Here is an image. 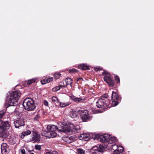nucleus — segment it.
Masks as SVG:
<instances>
[{"label": "nucleus", "mask_w": 154, "mask_h": 154, "mask_svg": "<svg viewBox=\"0 0 154 154\" xmlns=\"http://www.w3.org/2000/svg\"><path fill=\"white\" fill-rule=\"evenodd\" d=\"M95 71H98L101 70V69H100L98 68H95Z\"/></svg>", "instance_id": "nucleus-42"}, {"label": "nucleus", "mask_w": 154, "mask_h": 154, "mask_svg": "<svg viewBox=\"0 0 154 154\" xmlns=\"http://www.w3.org/2000/svg\"><path fill=\"white\" fill-rule=\"evenodd\" d=\"M45 136L48 137H54L57 136V134L55 131L47 132Z\"/></svg>", "instance_id": "nucleus-16"}, {"label": "nucleus", "mask_w": 154, "mask_h": 154, "mask_svg": "<svg viewBox=\"0 0 154 154\" xmlns=\"http://www.w3.org/2000/svg\"><path fill=\"white\" fill-rule=\"evenodd\" d=\"M80 130V128L79 125H75L73 124H71L69 127H64L62 128L61 129H59V130L63 131V132L69 134L70 132L75 134L79 132Z\"/></svg>", "instance_id": "nucleus-4"}, {"label": "nucleus", "mask_w": 154, "mask_h": 154, "mask_svg": "<svg viewBox=\"0 0 154 154\" xmlns=\"http://www.w3.org/2000/svg\"><path fill=\"white\" fill-rule=\"evenodd\" d=\"M21 94L18 91H15L11 93L9 92L6 97V103L9 106H14L15 103L17 102Z\"/></svg>", "instance_id": "nucleus-1"}, {"label": "nucleus", "mask_w": 154, "mask_h": 154, "mask_svg": "<svg viewBox=\"0 0 154 154\" xmlns=\"http://www.w3.org/2000/svg\"><path fill=\"white\" fill-rule=\"evenodd\" d=\"M53 79L51 77L49 78H45L44 79L41 80V82L42 84H45L46 83H48L53 80Z\"/></svg>", "instance_id": "nucleus-17"}, {"label": "nucleus", "mask_w": 154, "mask_h": 154, "mask_svg": "<svg viewBox=\"0 0 154 154\" xmlns=\"http://www.w3.org/2000/svg\"><path fill=\"white\" fill-rule=\"evenodd\" d=\"M78 68L84 70L89 69V67L88 66L83 64L79 65L78 66Z\"/></svg>", "instance_id": "nucleus-21"}, {"label": "nucleus", "mask_w": 154, "mask_h": 154, "mask_svg": "<svg viewBox=\"0 0 154 154\" xmlns=\"http://www.w3.org/2000/svg\"><path fill=\"white\" fill-rule=\"evenodd\" d=\"M80 139H82L85 141L88 140L90 138V135L88 134H81L79 137Z\"/></svg>", "instance_id": "nucleus-15"}, {"label": "nucleus", "mask_w": 154, "mask_h": 154, "mask_svg": "<svg viewBox=\"0 0 154 154\" xmlns=\"http://www.w3.org/2000/svg\"><path fill=\"white\" fill-rule=\"evenodd\" d=\"M104 81L110 87H112L114 84V81L108 76H105L103 78Z\"/></svg>", "instance_id": "nucleus-13"}, {"label": "nucleus", "mask_w": 154, "mask_h": 154, "mask_svg": "<svg viewBox=\"0 0 154 154\" xmlns=\"http://www.w3.org/2000/svg\"><path fill=\"white\" fill-rule=\"evenodd\" d=\"M77 113L76 111L74 110H72L70 111V116L72 118H75L77 116Z\"/></svg>", "instance_id": "nucleus-23"}, {"label": "nucleus", "mask_w": 154, "mask_h": 154, "mask_svg": "<svg viewBox=\"0 0 154 154\" xmlns=\"http://www.w3.org/2000/svg\"><path fill=\"white\" fill-rule=\"evenodd\" d=\"M66 86L64 85H59L58 86H57L54 88L52 89V91L53 92H55L59 90L60 88H63L64 87H66Z\"/></svg>", "instance_id": "nucleus-19"}, {"label": "nucleus", "mask_w": 154, "mask_h": 154, "mask_svg": "<svg viewBox=\"0 0 154 154\" xmlns=\"http://www.w3.org/2000/svg\"><path fill=\"white\" fill-rule=\"evenodd\" d=\"M41 149V146L39 145L36 144L35 146V149L37 150H40Z\"/></svg>", "instance_id": "nucleus-32"}, {"label": "nucleus", "mask_w": 154, "mask_h": 154, "mask_svg": "<svg viewBox=\"0 0 154 154\" xmlns=\"http://www.w3.org/2000/svg\"><path fill=\"white\" fill-rule=\"evenodd\" d=\"M93 149L94 150H97L98 151L100 152H103L104 149L103 146L101 145H99V146H94L93 148Z\"/></svg>", "instance_id": "nucleus-18"}, {"label": "nucleus", "mask_w": 154, "mask_h": 154, "mask_svg": "<svg viewBox=\"0 0 154 154\" xmlns=\"http://www.w3.org/2000/svg\"><path fill=\"white\" fill-rule=\"evenodd\" d=\"M118 146L116 144L112 145V149L114 150V152H116L117 150Z\"/></svg>", "instance_id": "nucleus-28"}, {"label": "nucleus", "mask_w": 154, "mask_h": 154, "mask_svg": "<svg viewBox=\"0 0 154 154\" xmlns=\"http://www.w3.org/2000/svg\"><path fill=\"white\" fill-rule=\"evenodd\" d=\"M4 112H0V119L2 118L4 115Z\"/></svg>", "instance_id": "nucleus-36"}, {"label": "nucleus", "mask_w": 154, "mask_h": 154, "mask_svg": "<svg viewBox=\"0 0 154 154\" xmlns=\"http://www.w3.org/2000/svg\"><path fill=\"white\" fill-rule=\"evenodd\" d=\"M78 152L79 154H85V152L84 150L81 148L78 149Z\"/></svg>", "instance_id": "nucleus-30"}, {"label": "nucleus", "mask_w": 154, "mask_h": 154, "mask_svg": "<svg viewBox=\"0 0 154 154\" xmlns=\"http://www.w3.org/2000/svg\"><path fill=\"white\" fill-rule=\"evenodd\" d=\"M52 154H58V152L56 151H53L52 152H51Z\"/></svg>", "instance_id": "nucleus-39"}, {"label": "nucleus", "mask_w": 154, "mask_h": 154, "mask_svg": "<svg viewBox=\"0 0 154 154\" xmlns=\"http://www.w3.org/2000/svg\"><path fill=\"white\" fill-rule=\"evenodd\" d=\"M65 82L66 84V85H70L71 87H72V81L71 78H66L65 80Z\"/></svg>", "instance_id": "nucleus-22"}, {"label": "nucleus", "mask_w": 154, "mask_h": 154, "mask_svg": "<svg viewBox=\"0 0 154 154\" xmlns=\"http://www.w3.org/2000/svg\"><path fill=\"white\" fill-rule=\"evenodd\" d=\"M112 154H120V153L119 152H114Z\"/></svg>", "instance_id": "nucleus-43"}, {"label": "nucleus", "mask_w": 154, "mask_h": 154, "mask_svg": "<svg viewBox=\"0 0 154 154\" xmlns=\"http://www.w3.org/2000/svg\"><path fill=\"white\" fill-rule=\"evenodd\" d=\"M124 150L123 148L121 146H118L117 150L118 152H122Z\"/></svg>", "instance_id": "nucleus-29"}, {"label": "nucleus", "mask_w": 154, "mask_h": 154, "mask_svg": "<svg viewBox=\"0 0 154 154\" xmlns=\"http://www.w3.org/2000/svg\"><path fill=\"white\" fill-rule=\"evenodd\" d=\"M10 125L8 121H0V137L6 138L8 136V129Z\"/></svg>", "instance_id": "nucleus-2"}, {"label": "nucleus", "mask_w": 154, "mask_h": 154, "mask_svg": "<svg viewBox=\"0 0 154 154\" xmlns=\"http://www.w3.org/2000/svg\"><path fill=\"white\" fill-rule=\"evenodd\" d=\"M68 138H68V137H66V139H67V140Z\"/></svg>", "instance_id": "nucleus-44"}, {"label": "nucleus", "mask_w": 154, "mask_h": 154, "mask_svg": "<svg viewBox=\"0 0 154 154\" xmlns=\"http://www.w3.org/2000/svg\"><path fill=\"white\" fill-rule=\"evenodd\" d=\"M54 78L55 79H59L61 76V74L59 73H55L54 75Z\"/></svg>", "instance_id": "nucleus-27"}, {"label": "nucleus", "mask_w": 154, "mask_h": 154, "mask_svg": "<svg viewBox=\"0 0 154 154\" xmlns=\"http://www.w3.org/2000/svg\"><path fill=\"white\" fill-rule=\"evenodd\" d=\"M63 126H61V127L58 126V127H57V126L53 125H48L47 127V132L55 131L57 129L59 131L63 132V131H60L59 129H61L62 128H63Z\"/></svg>", "instance_id": "nucleus-9"}, {"label": "nucleus", "mask_w": 154, "mask_h": 154, "mask_svg": "<svg viewBox=\"0 0 154 154\" xmlns=\"http://www.w3.org/2000/svg\"><path fill=\"white\" fill-rule=\"evenodd\" d=\"M28 152H30V151H28Z\"/></svg>", "instance_id": "nucleus-47"}, {"label": "nucleus", "mask_w": 154, "mask_h": 154, "mask_svg": "<svg viewBox=\"0 0 154 154\" xmlns=\"http://www.w3.org/2000/svg\"><path fill=\"white\" fill-rule=\"evenodd\" d=\"M70 103H60V105L61 107H64L66 106H67L70 104Z\"/></svg>", "instance_id": "nucleus-24"}, {"label": "nucleus", "mask_w": 154, "mask_h": 154, "mask_svg": "<svg viewBox=\"0 0 154 154\" xmlns=\"http://www.w3.org/2000/svg\"><path fill=\"white\" fill-rule=\"evenodd\" d=\"M44 105L45 106H48V102L47 101H46V100H44Z\"/></svg>", "instance_id": "nucleus-37"}, {"label": "nucleus", "mask_w": 154, "mask_h": 154, "mask_svg": "<svg viewBox=\"0 0 154 154\" xmlns=\"http://www.w3.org/2000/svg\"><path fill=\"white\" fill-rule=\"evenodd\" d=\"M103 75H108V72H103V73H102Z\"/></svg>", "instance_id": "nucleus-41"}, {"label": "nucleus", "mask_w": 154, "mask_h": 154, "mask_svg": "<svg viewBox=\"0 0 154 154\" xmlns=\"http://www.w3.org/2000/svg\"><path fill=\"white\" fill-rule=\"evenodd\" d=\"M66 142L67 143H71V142L72 140H66Z\"/></svg>", "instance_id": "nucleus-40"}, {"label": "nucleus", "mask_w": 154, "mask_h": 154, "mask_svg": "<svg viewBox=\"0 0 154 154\" xmlns=\"http://www.w3.org/2000/svg\"><path fill=\"white\" fill-rule=\"evenodd\" d=\"M40 136L37 132L35 131L32 132L30 140V141H32L34 143L39 141L40 140Z\"/></svg>", "instance_id": "nucleus-8"}, {"label": "nucleus", "mask_w": 154, "mask_h": 154, "mask_svg": "<svg viewBox=\"0 0 154 154\" xmlns=\"http://www.w3.org/2000/svg\"><path fill=\"white\" fill-rule=\"evenodd\" d=\"M23 105L24 108L28 111L33 110L35 108L34 101L31 98L25 99Z\"/></svg>", "instance_id": "nucleus-5"}, {"label": "nucleus", "mask_w": 154, "mask_h": 154, "mask_svg": "<svg viewBox=\"0 0 154 154\" xmlns=\"http://www.w3.org/2000/svg\"><path fill=\"white\" fill-rule=\"evenodd\" d=\"M79 112L82 119L83 122H86L91 119V116L89 115L87 110H82Z\"/></svg>", "instance_id": "nucleus-7"}, {"label": "nucleus", "mask_w": 154, "mask_h": 154, "mask_svg": "<svg viewBox=\"0 0 154 154\" xmlns=\"http://www.w3.org/2000/svg\"><path fill=\"white\" fill-rule=\"evenodd\" d=\"M95 140H97L102 143L111 144L115 142L116 139L115 137H112L108 134H105L103 135L95 136Z\"/></svg>", "instance_id": "nucleus-3"}, {"label": "nucleus", "mask_w": 154, "mask_h": 154, "mask_svg": "<svg viewBox=\"0 0 154 154\" xmlns=\"http://www.w3.org/2000/svg\"><path fill=\"white\" fill-rule=\"evenodd\" d=\"M62 82H63H63H61V83H62Z\"/></svg>", "instance_id": "nucleus-46"}, {"label": "nucleus", "mask_w": 154, "mask_h": 154, "mask_svg": "<svg viewBox=\"0 0 154 154\" xmlns=\"http://www.w3.org/2000/svg\"><path fill=\"white\" fill-rule=\"evenodd\" d=\"M77 70L75 69H72L69 70V72L71 73H74L76 72Z\"/></svg>", "instance_id": "nucleus-33"}, {"label": "nucleus", "mask_w": 154, "mask_h": 154, "mask_svg": "<svg viewBox=\"0 0 154 154\" xmlns=\"http://www.w3.org/2000/svg\"><path fill=\"white\" fill-rule=\"evenodd\" d=\"M30 154H35L33 153H32Z\"/></svg>", "instance_id": "nucleus-45"}, {"label": "nucleus", "mask_w": 154, "mask_h": 154, "mask_svg": "<svg viewBox=\"0 0 154 154\" xmlns=\"http://www.w3.org/2000/svg\"><path fill=\"white\" fill-rule=\"evenodd\" d=\"M31 133V131L29 130L23 132L21 133L20 137L21 138H23L25 136L30 134Z\"/></svg>", "instance_id": "nucleus-20"}, {"label": "nucleus", "mask_w": 154, "mask_h": 154, "mask_svg": "<svg viewBox=\"0 0 154 154\" xmlns=\"http://www.w3.org/2000/svg\"><path fill=\"white\" fill-rule=\"evenodd\" d=\"M15 127L17 128H19L20 127L23 126L24 125V119H18L14 122Z\"/></svg>", "instance_id": "nucleus-12"}, {"label": "nucleus", "mask_w": 154, "mask_h": 154, "mask_svg": "<svg viewBox=\"0 0 154 154\" xmlns=\"http://www.w3.org/2000/svg\"><path fill=\"white\" fill-rule=\"evenodd\" d=\"M115 80L116 81V82L117 83H118L120 82V80L119 78L117 76H115Z\"/></svg>", "instance_id": "nucleus-34"}, {"label": "nucleus", "mask_w": 154, "mask_h": 154, "mask_svg": "<svg viewBox=\"0 0 154 154\" xmlns=\"http://www.w3.org/2000/svg\"><path fill=\"white\" fill-rule=\"evenodd\" d=\"M36 78H34L31 79L29 80L28 81L27 84L28 85H30L32 83L34 82L36 80Z\"/></svg>", "instance_id": "nucleus-25"}, {"label": "nucleus", "mask_w": 154, "mask_h": 154, "mask_svg": "<svg viewBox=\"0 0 154 154\" xmlns=\"http://www.w3.org/2000/svg\"><path fill=\"white\" fill-rule=\"evenodd\" d=\"M77 82H78V83H81L83 81V79L82 78H79L77 79L76 80Z\"/></svg>", "instance_id": "nucleus-31"}, {"label": "nucleus", "mask_w": 154, "mask_h": 154, "mask_svg": "<svg viewBox=\"0 0 154 154\" xmlns=\"http://www.w3.org/2000/svg\"><path fill=\"white\" fill-rule=\"evenodd\" d=\"M108 101H106L105 99L100 98L98 99L96 103V106L99 108H103L106 109L109 107Z\"/></svg>", "instance_id": "nucleus-6"}, {"label": "nucleus", "mask_w": 154, "mask_h": 154, "mask_svg": "<svg viewBox=\"0 0 154 154\" xmlns=\"http://www.w3.org/2000/svg\"><path fill=\"white\" fill-rule=\"evenodd\" d=\"M112 102H114L113 103V105L114 106H116L118 104V103L116 100H117L119 98V96L116 92L112 91Z\"/></svg>", "instance_id": "nucleus-11"}, {"label": "nucleus", "mask_w": 154, "mask_h": 154, "mask_svg": "<svg viewBox=\"0 0 154 154\" xmlns=\"http://www.w3.org/2000/svg\"><path fill=\"white\" fill-rule=\"evenodd\" d=\"M1 149L2 154H8L9 151L8 145L5 143H3L2 144Z\"/></svg>", "instance_id": "nucleus-10"}, {"label": "nucleus", "mask_w": 154, "mask_h": 154, "mask_svg": "<svg viewBox=\"0 0 154 154\" xmlns=\"http://www.w3.org/2000/svg\"><path fill=\"white\" fill-rule=\"evenodd\" d=\"M108 97V95L107 94H104L103 95L100 97V98H102L103 99H104Z\"/></svg>", "instance_id": "nucleus-35"}, {"label": "nucleus", "mask_w": 154, "mask_h": 154, "mask_svg": "<svg viewBox=\"0 0 154 154\" xmlns=\"http://www.w3.org/2000/svg\"><path fill=\"white\" fill-rule=\"evenodd\" d=\"M70 97L72 100L76 103L82 102L85 100L84 99L76 97L73 95L70 96Z\"/></svg>", "instance_id": "nucleus-14"}, {"label": "nucleus", "mask_w": 154, "mask_h": 154, "mask_svg": "<svg viewBox=\"0 0 154 154\" xmlns=\"http://www.w3.org/2000/svg\"><path fill=\"white\" fill-rule=\"evenodd\" d=\"M52 100L54 102H56L57 103H59L58 100L56 97H52Z\"/></svg>", "instance_id": "nucleus-26"}, {"label": "nucleus", "mask_w": 154, "mask_h": 154, "mask_svg": "<svg viewBox=\"0 0 154 154\" xmlns=\"http://www.w3.org/2000/svg\"><path fill=\"white\" fill-rule=\"evenodd\" d=\"M92 154H100L99 152L98 151H96L92 152Z\"/></svg>", "instance_id": "nucleus-38"}]
</instances>
